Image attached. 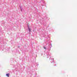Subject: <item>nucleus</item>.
I'll list each match as a JSON object with an SVG mask.
<instances>
[{"label": "nucleus", "mask_w": 77, "mask_h": 77, "mask_svg": "<svg viewBox=\"0 0 77 77\" xmlns=\"http://www.w3.org/2000/svg\"><path fill=\"white\" fill-rule=\"evenodd\" d=\"M6 75H7V77H9V74H6Z\"/></svg>", "instance_id": "nucleus-1"}, {"label": "nucleus", "mask_w": 77, "mask_h": 77, "mask_svg": "<svg viewBox=\"0 0 77 77\" xmlns=\"http://www.w3.org/2000/svg\"><path fill=\"white\" fill-rule=\"evenodd\" d=\"M28 29L29 31V32H31V29H30L29 28H28Z\"/></svg>", "instance_id": "nucleus-2"}, {"label": "nucleus", "mask_w": 77, "mask_h": 77, "mask_svg": "<svg viewBox=\"0 0 77 77\" xmlns=\"http://www.w3.org/2000/svg\"><path fill=\"white\" fill-rule=\"evenodd\" d=\"M45 49H46V48H44Z\"/></svg>", "instance_id": "nucleus-3"}]
</instances>
